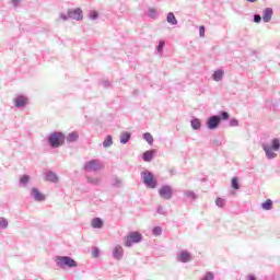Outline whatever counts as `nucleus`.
Returning a JSON list of instances; mask_svg holds the SVG:
<instances>
[{"label":"nucleus","mask_w":280,"mask_h":280,"mask_svg":"<svg viewBox=\"0 0 280 280\" xmlns=\"http://www.w3.org/2000/svg\"><path fill=\"white\" fill-rule=\"evenodd\" d=\"M262 150L269 161H272V159H277V153L280 150V140L279 138H275L271 140V144L264 143Z\"/></svg>","instance_id":"f257e3e1"},{"label":"nucleus","mask_w":280,"mask_h":280,"mask_svg":"<svg viewBox=\"0 0 280 280\" xmlns=\"http://www.w3.org/2000/svg\"><path fill=\"white\" fill-rule=\"evenodd\" d=\"M66 140L67 137L65 133H62V131H54L47 138V142L50 148H60L61 145H65Z\"/></svg>","instance_id":"f03ea898"},{"label":"nucleus","mask_w":280,"mask_h":280,"mask_svg":"<svg viewBox=\"0 0 280 280\" xmlns=\"http://www.w3.org/2000/svg\"><path fill=\"white\" fill-rule=\"evenodd\" d=\"M55 264L61 270H65V268H78V261L70 256H56Z\"/></svg>","instance_id":"7ed1b4c3"},{"label":"nucleus","mask_w":280,"mask_h":280,"mask_svg":"<svg viewBox=\"0 0 280 280\" xmlns=\"http://www.w3.org/2000/svg\"><path fill=\"white\" fill-rule=\"evenodd\" d=\"M141 178L149 189H156V185H159V182L154 177V174L150 171H143L141 172Z\"/></svg>","instance_id":"20e7f679"},{"label":"nucleus","mask_w":280,"mask_h":280,"mask_svg":"<svg viewBox=\"0 0 280 280\" xmlns=\"http://www.w3.org/2000/svg\"><path fill=\"white\" fill-rule=\"evenodd\" d=\"M140 242H143V235L139 232H130L125 238V246L130 248L132 244H140Z\"/></svg>","instance_id":"39448f33"},{"label":"nucleus","mask_w":280,"mask_h":280,"mask_svg":"<svg viewBox=\"0 0 280 280\" xmlns=\"http://www.w3.org/2000/svg\"><path fill=\"white\" fill-rule=\"evenodd\" d=\"M159 196L162 200H172L174 198V189L170 185H163L159 189Z\"/></svg>","instance_id":"423d86ee"},{"label":"nucleus","mask_w":280,"mask_h":280,"mask_svg":"<svg viewBox=\"0 0 280 280\" xmlns=\"http://www.w3.org/2000/svg\"><path fill=\"white\" fill-rule=\"evenodd\" d=\"M83 170H85V172H100V170H102V164L100 163V160H91L84 164Z\"/></svg>","instance_id":"0eeeda50"},{"label":"nucleus","mask_w":280,"mask_h":280,"mask_svg":"<svg viewBox=\"0 0 280 280\" xmlns=\"http://www.w3.org/2000/svg\"><path fill=\"white\" fill-rule=\"evenodd\" d=\"M206 126L208 130H217L220 127V118L217 115H212L207 119Z\"/></svg>","instance_id":"6e6552de"},{"label":"nucleus","mask_w":280,"mask_h":280,"mask_svg":"<svg viewBox=\"0 0 280 280\" xmlns=\"http://www.w3.org/2000/svg\"><path fill=\"white\" fill-rule=\"evenodd\" d=\"M177 261L180 264H189L191 261L192 257L191 254L187 250H182L176 255Z\"/></svg>","instance_id":"1a4fd4ad"},{"label":"nucleus","mask_w":280,"mask_h":280,"mask_svg":"<svg viewBox=\"0 0 280 280\" xmlns=\"http://www.w3.org/2000/svg\"><path fill=\"white\" fill-rule=\"evenodd\" d=\"M15 108H25L27 106V96L20 94L14 98Z\"/></svg>","instance_id":"9d476101"},{"label":"nucleus","mask_w":280,"mask_h":280,"mask_svg":"<svg viewBox=\"0 0 280 280\" xmlns=\"http://www.w3.org/2000/svg\"><path fill=\"white\" fill-rule=\"evenodd\" d=\"M68 16L69 19H73L74 21H82V10L80 8L69 10Z\"/></svg>","instance_id":"9b49d317"},{"label":"nucleus","mask_w":280,"mask_h":280,"mask_svg":"<svg viewBox=\"0 0 280 280\" xmlns=\"http://www.w3.org/2000/svg\"><path fill=\"white\" fill-rule=\"evenodd\" d=\"M31 196L34 198L36 202H43L45 200V195L43 192L38 191V188L34 187L31 190Z\"/></svg>","instance_id":"f8f14e48"},{"label":"nucleus","mask_w":280,"mask_h":280,"mask_svg":"<svg viewBox=\"0 0 280 280\" xmlns=\"http://www.w3.org/2000/svg\"><path fill=\"white\" fill-rule=\"evenodd\" d=\"M272 14H275V10H272V8H266L262 11L264 23H270V21H272Z\"/></svg>","instance_id":"ddd939ff"},{"label":"nucleus","mask_w":280,"mask_h":280,"mask_svg":"<svg viewBox=\"0 0 280 280\" xmlns=\"http://www.w3.org/2000/svg\"><path fill=\"white\" fill-rule=\"evenodd\" d=\"M113 257L116 259V260H120L124 258V247L117 245L114 250H113Z\"/></svg>","instance_id":"4468645a"},{"label":"nucleus","mask_w":280,"mask_h":280,"mask_svg":"<svg viewBox=\"0 0 280 280\" xmlns=\"http://www.w3.org/2000/svg\"><path fill=\"white\" fill-rule=\"evenodd\" d=\"M92 229H103L104 228V220L100 217H95L91 221Z\"/></svg>","instance_id":"2eb2a0df"},{"label":"nucleus","mask_w":280,"mask_h":280,"mask_svg":"<svg viewBox=\"0 0 280 280\" xmlns=\"http://www.w3.org/2000/svg\"><path fill=\"white\" fill-rule=\"evenodd\" d=\"M154 150H148L142 154V160L144 161V163H151V161L154 159Z\"/></svg>","instance_id":"dca6fc26"},{"label":"nucleus","mask_w":280,"mask_h":280,"mask_svg":"<svg viewBox=\"0 0 280 280\" xmlns=\"http://www.w3.org/2000/svg\"><path fill=\"white\" fill-rule=\"evenodd\" d=\"M45 176H46V180L48 183H58V180H59L58 175L56 173H54L52 171L46 172Z\"/></svg>","instance_id":"f3484780"},{"label":"nucleus","mask_w":280,"mask_h":280,"mask_svg":"<svg viewBox=\"0 0 280 280\" xmlns=\"http://www.w3.org/2000/svg\"><path fill=\"white\" fill-rule=\"evenodd\" d=\"M78 139H80V135L78 133V131H72L68 135V137L66 138V141L68 143H75Z\"/></svg>","instance_id":"a211bd4d"},{"label":"nucleus","mask_w":280,"mask_h":280,"mask_svg":"<svg viewBox=\"0 0 280 280\" xmlns=\"http://www.w3.org/2000/svg\"><path fill=\"white\" fill-rule=\"evenodd\" d=\"M222 78H224V70L222 69L215 70L212 74V79L214 80V82H220Z\"/></svg>","instance_id":"6ab92c4d"},{"label":"nucleus","mask_w":280,"mask_h":280,"mask_svg":"<svg viewBox=\"0 0 280 280\" xmlns=\"http://www.w3.org/2000/svg\"><path fill=\"white\" fill-rule=\"evenodd\" d=\"M132 135L128 131H125L120 135V143H122V145H126V143H128L131 139Z\"/></svg>","instance_id":"aec40b11"},{"label":"nucleus","mask_w":280,"mask_h":280,"mask_svg":"<svg viewBox=\"0 0 280 280\" xmlns=\"http://www.w3.org/2000/svg\"><path fill=\"white\" fill-rule=\"evenodd\" d=\"M192 130H200L202 128V122L198 118H192L190 121Z\"/></svg>","instance_id":"412c9836"},{"label":"nucleus","mask_w":280,"mask_h":280,"mask_svg":"<svg viewBox=\"0 0 280 280\" xmlns=\"http://www.w3.org/2000/svg\"><path fill=\"white\" fill-rule=\"evenodd\" d=\"M110 185H112V187L119 189V187H121V185H122L121 178H119L117 176H113L110 179Z\"/></svg>","instance_id":"4be33fe9"},{"label":"nucleus","mask_w":280,"mask_h":280,"mask_svg":"<svg viewBox=\"0 0 280 280\" xmlns=\"http://www.w3.org/2000/svg\"><path fill=\"white\" fill-rule=\"evenodd\" d=\"M166 21L170 25H178V20H176V15L173 12L167 13Z\"/></svg>","instance_id":"5701e85b"},{"label":"nucleus","mask_w":280,"mask_h":280,"mask_svg":"<svg viewBox=\"0 0 280 280\" xmlns=\"http://www.w3.org/2000/svg\"><path fill=\"white\" fill-rule=\"evenodd\" d=\"M217 116L219 118L220 124H222V121H229V119L231 118V115H229V113L224 110L220 112L219 115Z\"/></svg>","instance_id":"b1692460"},{"label":"nucleus","mask_w":280,"mask_h":280,"mask_svg":"<svg viewBox=\"0 0 280 280\" xmlns=\"http://www.w3.org/2000/svg\"><path fill=\"white\" fill-rule=\"evenodd\" d=\"M261 209H264V211H271V209H272L271 199H267L265 202H262L261 203Z\"/></svg>","instance_id":"393cba45"},{"label":"nucleus","mask_w":280,"mask_h":280,"mask_svg":"<svg viewBox=\"0 0 280 280\" xmlns=\"http://www.w3.org/2000/svg\"><path fill=\"white\" fill-rule=\"evenodd\" d=\"M113 145V136L108 135L103 141V148H110Z\"/></svg>","instance_id":"a878e982"},{"label":"nucleus","mask_w":280,"mask_h":280,"mask_svg":"<svg viewBox=\"0 0 280 280\" xmlns=\"http://www.w3.org/2000/svg\"><path fill=\"white\" fill-rule=\"evenodd\" d=\"M143 139L144 141H147V143H149V145H152V143H154V137H152V133L150 132L143 133Z\"/></svg>","instance_id":"bb28decb"},{"label":"nucleus","mask_w":280,"mask_h":280,"mask_svg":"<svg viewBox=\"0 0 280 280\" xmlns=\"http://www.w3.org/2000/svg\"><path fill=\"white\" fill-rule=\"evenodd\" d=\"M28 183H30V175H23L20 178V187H27Z\"/></svg>","instance_id":"cd10ccee"},{"label":"nucleus","mask_w":280,"mask_h":280,"mask_svg":"<svg viewBox=\"0 0 280 280\" xmlns=\"http://www.w3.org/2000/svg\"><path fill=\"white\" fill-rule=\"evenodd\" d=\"M184 196L186 198H189V200H196V198H198V196L196 195V192H194V190H185Z\"/></svg>","instance_id":"c85d7f7f"},{"label":"nucleus","mask_w":280,"mask_h":280,"mask_svg":"<svg viewBox=\"0 0 280 280\" xmlns=\"http://www.w3.org/2000/svg\"><path fill=\"white\" fill-rule=\"evenodd\" d=\"M152 235L155 237H159L160 235H163V228L162 226H154L152 229Z\"/></svg>","instance_id":"c756f323"},{"label":"nucleus","mask_w":280,"mask_h":280,"mask_svg":"<svg viewBox=\"0 0 280 280\" xmlns=\"http://www.w3.org/2000/svg\"><path fill=\"white\" fill-rule=\"evenodd\" d=\"M86 180L90 185H95V186L102 183L101 178H95V177H88Z\"/></svg>","instance_id":"7c9ffc66"},{"label":"nucleus","mask_w":280,"mask_h":280,"mask_svg":"<svg viewBox=\"0 0 280 280\" xmlns=\"http://www.w3.org/2000/svg\"><path fill=\"white\" fill-rule=\"evenodd\" d=\"M231 187H232V189H240V178H237V177H233L232 178V182H231Z\"/></svg>","instance_id":"2f4dec72"},{"label":"nucleus","mask_w":280,"mask_h":280,"mask_svg":"<svg viewBox=\"0 0 280 280\" xmlns=\"http://www.w3.org/2000/svg\"><path fill=\"white\" fill-rule=\"evenodd\" d=\"M164 47H165V42H160L158 47H156L158 54H160V56H163Z\"/></svg>","instance_id":"473e14b6"},{"label":"nucleus","mask_w":280,"mask_h":280,"mask_svg":"<svg viewBox=\"0 0 280 280\" xmlns=\"http://www.w3.org/2000/svg\"><path fill=\"white\" fill-rule=\"evenodd\" d=\"M8 219L0 217V229H8Z\"/></svg>","instance_id":"72a5a7b5"},{"label":"nucleus","mask_w":280,"mask_h":280,"mask_svg":"<svg viewBox=\"0 0 280 280\" xmlns=\"http://www.w3.org/2000/svg\"><path fill=\"white\" fill-rule=\"evenodd\" d=\"M89 16L92 21H97V19L100 18V13H97V11H91Z\"/></svg>","instance_id":"f704fd0d"},{"label":"nucleus","mask_w":280,"mask_h":280,"mask_svg":"<svg viewBox=\"0 0 280 280\" xmlns=\"http://www.w3.org/2000/svg\"><path fill=\"white\" fill-rule=\"evenodd\" d=\"M215 205H217V207H220V208H222V207H224V205H226V200H224V199H222V198H217V200H215Z\"/></svg>","instance_id":"c9c22d12"},{"label":"nucleus","mask_w":280,"mask_h":280,"mask_svg":"<svg viewBox=\"0 0 280 280\" xmlns=\"http://www.w3.org/2000/svg\"><path fill=\"white\" fill-rule=\"evenodd\" d=\"M158 12L155 9H149V13H148V16L149 19H154L155 16H158Z\"/></svg>","instance_id":"e433bc0d"},{"label":"nucleus","mask_w":280,"mask_h":280,"mask_svg":"<svg viewBox=\"0 0 280 280\" xmlns=\"http://www.w3.org/2000/svg\"><path fill=\"white\" fill-rule=\"evenodd\" d=\"M230 126H231V127L240 126V120H238V119H235V118H232V119L230 120Z\"/></svg>","instance_id":"4c0bfd02"},{"label":"nucleus","mask_w":280,"mask_h":280,"mask_svg":"<svg viewBox=\"0 0 280 280\" xmlns=\"http://www.w3.org/2000/svg\"><path fill=\"white\" fill-rule=\"evenodd\" d=\"M92 257H95V258L100 257V248L93 247Z\"/></svg>","instance_id":"58836bf2"},{"label":"nucleus","mask_w":280,"mask_h":280,"mask_svg":"<svg viewBox=\"0 0 280 280\" xmlns=\"http://www.w3.org/2000/svg\"><path fill=\"white\" fill-rule=\"evenodd\" d=\"M212 145H214L215 148H220V145H222V140L220 139H214L212 141Z\"/></svg>","instance_id":"ea45409f"},{"label":"nucleus","mask_w":280,"mask_h":280,"mask_svg":"<svg viewBox=\"0 0 280 280\" xmlns=\"http://www.w3.org/2000/svg\"><path fill=\"white\" fill-rule=\"evenodd\" d=\"M253 21H254V23H261V15H259V14H254Z\"/></svg>","instance_id":"a19ab883"},{"label":"nucleus","mask_w":280,"mask_h":280,"mask_svg":"<svg viewBox=\"0 0 280 280\" xmlns=\"http://www.w3.org/2000/svg\"><path fill=\"white\" fill-rule=\"evenodd\" d=\"M156 212L160 213V215H165V211L163 210V206H159L156 209Z\"/></svg>","instance_id":"79ce46f5"},{"label":"nucleus","mask_w":280,"mask_h":280,"mask_svg":"<svg viewBox=\"0 0 280 280\" xmlns=\"http://www.w3.org/2000/svg\"><path fill=\"white\" fill-rule=\"evenodd\" d=\"M60 19L62 20V21H69V13L68 14H66V13H61L60 14Z\"/></svg>","instance_id":"37998d69"},{"label":"nucleus","mask_w":280,"mask_h":280,"mask_svg":"<svg viewBox=\"0 0 280 280\" xmlns=\"http://www.w3.org/2000/svg\"><path fill=\"white\" fill-rule=\"evenodd\" d=\"M101 84L104 89H110V83L108 81H103Z\"/></svg>","instance_id":"c03bdc74"},{"label":"nucleus","mask_w":280,"mask_h":280,"mask_svg":"<svg viewBox=\"0 0 280 280\" xmlns=\"http://www.w3.org/2000/svg\"><path fill=\"white\" fill-rule=\"evenodd\" d=\"M13 8H19V4L21 3V0H11Z\"/></svg>","instance_id":"a18cd8bd"},{"label":"nucleus","mask_w":280,"mask_h":280,"mask_svg":"<svg viewBox=\"0 0 280 280\" xmlns=\"http://www.w3.org/2000/svg\"><path fill=\"white\" fill-rule=\"evenodd\" d=\"M199 35L201 38L205 36V26L199 27Z\"/></svg>","instance_id":"49530a36"},{"label":"nucleus","mask_w":280,"mask_h":280,"mask_svg":"<svg viewBox=\"0 0 280 280\" xmlns=\"http://www.w3.org/2000/svg\"><path fill=\"white\" fill-rule=\"evenodd\" d=\"M247 280H257V278H255V276H253V275H249V276L247 277Z\"/></svg>","instance_id":"de8ad7c7"},{"label":"nucleus","mask_w":280,"mask_h":280,"mask_svg":"<svg viewBox=\"0 0 280 280\" xmlns=\"http://www.w3.org/2000/svg\"><path fill=\"white\" fill-rule=\"evenodd\" d=\"M248 3H256L257 0H246Z\"/></svg>","instance_id":"09e8293b"}]
</instances>
